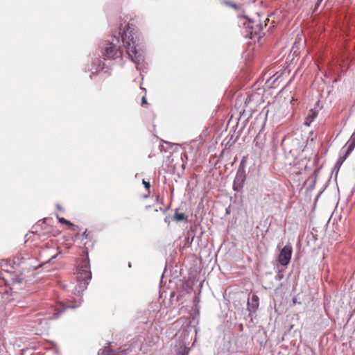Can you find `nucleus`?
<instances>
[{"mask_svg": "<svg viewBox=\"0 0 355 355\" xmlns=\"http://www.w3.org/2000/svg\"><path fill=\"white\" fill-rule=\"evenodd\" d=\"M84 253L85 254V257L78 265L76 269V277L78 284L75 286L74 294L77 295L78 298L76 299L74 297H71L70 299H67L65 302L62 304V308L60 309L55 310L53 318H58L60 314L67 309H76L79 307L83 302V299L80 295L87 289L92 277L90 270L89 252L87 248L84 250Z\"/></svg>", "mask_w": 355, "mask_h": 355, "instance_id": "f257e3e1", "label": "nucleus"}, {"mask_svg": "<svg viewBox=\"0 0 355 355\" xmlns=\"http://www.w3.org/2000/svg\"><path fill=\"white\" fill-rule=\"evenodd\" d=\"M119 35L128 58L136 64V68L139 70V64H142L145 59L144 46L139 34L128 24L126 28L122 33H119Z\"/></svg>", "mask_w": 355, "mask_h": 355, "instance_id": "f03ea898", "label": "nucleus"}, {"mask_svg": "<svg viewBox=\"0 0 355 355\" xmlns=\"http://www.w3.org/2000/svg\"><path fill=\"white\" fill-rule=\"evenodd\" d=\"M119 43V37L114 36L109 46H106L103 52V60H115L122 57L123 50L121 46L118 45Z\"/></svg>", "mask_w": 355, "mask_h": 355, "instance_id": "7ed1b4c3", "label": "nucleus"}, {"mask_svg": "<svg viewBox=\"0 0 355 355\" xmlns=\"http://www.w3.org/2000/svg\"><path fill=\"white\" fill-rule=\"evenodd\" d=\"M246 180L245 174V164L243 159L239 164L238 169L236 171V176L234 178L232 188L235 191H241L244 186Z\"/></svg>", "mask_w": 355, "mask_h": 355, "instance_id": "20e7f679", "label": "nucleus"}, {"mask_svg": "<svg viewBox=\"0 0 355 355\" xmlns=\"http://www.w3.org/2000/svg\"><path fill=\"white\" fill-rule=\"evenodd\" d=\"M100 351L101 352H98V355H129L132 352V348L130 345H124L117 350H114L112 349V343H109L107 347Z\"/></svg>", "mask_w": 355, "mask_h": 355, "instance_id": "39448f33", "label": "nucleus"}, {"mask_svg": "<svg viewBox=\"0 0 355 355\" xmlns=\"http://www.w3.org/2000/svg\"><path fill=\"white\" fill-rule=\"evenodd\" d=\"M292 252L291 245H286L283 247L278 257V261L282 266H286L290 263Z\"/></svg>", "mask_w": 355, "mask_h": 355, "instance_id": "423d86ee", "label": "nucleus"}, {"mask_svg": "<svg viewBox=\"0 0 355 355\" xmlns=\"http://www.w3.org/2000/svg\"><path fill=\"white\" fill-rule=\"evenodd\" d=\"M0 266L3 270L8 273L10 276V279L15 284H20L22 282V278L18 275L12 272V270L14 269V266L9 263L7 260H2L0 262Z\"/></svg>", "mask_w": 355, "mask_h": 355, "instance_id": "0eeeda50", "label": "nucleus"}, {"mask_svg": "<svg viewBox=\"0 0 355 355\" xmlns=\"http://www.w3.org/2000/svg\"><path fill=\"white\" fill-rule=\"evenodd\" d=\"M244 18L248 20L247 27L250 30L249 33L250 38H252L253 35H259L263 30V25L261 22L259 21L257 24H255L254 21L251 20L248 17L244 16Z\"/></svg>", "mask_w": 355, "mask_h": 355, "instance_id": "6e6552de", "label": "nucleus"}, {"mask_svg": "<svg viewBox=\"0 0 355 355\" xmlns=\"http://www.w3.org/2000/svg\"><path fill=\"white\" fill-rule=\"evenodd\" d=\"M104 69H105V72L107 71V67L105 66V63L98 57H96L92 60L91 67H89L88 69V70L91 71V76L101 70Z\"/></svg>", "mask_w": 355, "mask_h": 355, "instance_id": "1a4fd4ad", "label": "nucleus"}, {"mask_svg": "<svg viewBox=\"0 0 355 355\" xmlns=\"http://www.w3.org/2000/svg\"><path fill=\"white\" fill-rule=\"evenodd\" d=\"M259 306V299L258 296L253 294L248 298L247 303V310L249 311V316L252 317V313L255 312Z\"/></svg>", "mask_w": 355, "mask_h": 355, "instance_id": "9d476101", "label": "nucleus"}, {"mask_svg": "<svg viewBox=\"0 0 355 355\" xmlns=\"http://www.w3.org/2000/svg\"><path fill=\"white\" fill-rule=\"evenodd\" d=\"M352 152V151H349L348 148H346L345 150V148H343V150L342 148L340 153V156L335 164V168H339Z\"/></svg>", "mask_w": 355, "mask_h": 355, "instance_id": "9b49d317", "label": "nucleus"}, {"mask_svg": "<svg viewBox=\"0 0 355 355\" xmlns=\"http://www.w3.org/2000/svg\"><path fill=\"white\" fill-rule=\"evenodd\" d=\"M33 324H31V327L37 329V325H42L43 323H46V318H43L40 317V314L39 313L37 318L32 321Z\"/></svg>", "mask_w": 355, "mask_h": 355, "instance_id": "f8f14e48", "label": "nucleus"}, {"mask_svg": "<svg viewBox=\"0 0 355 355\" xmlns=\"http://www.w3.org/2000/svg\"><path fill=\"white\" fill-rule=\"evenodd\" d=\"M318 116V112L315 110L311 109L308 117L306 119L305 124L309 125L310 123L313 121Z\"/></svg>", "mask_w": 355, "mask_h": 355, "instance_id": "ddd939ff", "label": "nucleus"}, {"mask_svg": "<svg viewBox=\"0 0 355 355\" xmlns=\"http://www.w3.org/2000/svg\"><path fill=\"white\" fill-rule=\"evenodd\" d=\"M173 220L178 222L187 220V216L183 213L178 212V209H176L173 216Z\"/></svg>", "mask_w": 355, "mask_h": 355, "instance_id": "4468645a", "label": "nucleus"}, {"mask_svg": "<svg viewBox=\"0 0 355 355\" xmlns=\"http://www.w3.org/2000/svg\"><path fill=\"white\" fill-rule=\"evenodd\" d=\"M222 3L226 6L232 8L235 10H241L242 8V5H237L229 0H223Z\"/></svg>", "mask_w": 355, "mask_h": 355, "instance_id": "2eb2a0df", "label": "nucleus"}, {"mask_svg": "<svg viewBox=\"0 0 355 355\" xmlns=\"http://www.w3.org/2000/svg\"><path fill=\"white\" fill-rule=\"evenodd\" d=\"M57 218H58V220H59V222H60L61 223L65 224L70 227H73L74 228V230L78 229V226L75 225L73 223H72L69 220L65 219L64 218H61V217H59L58 216H57Z\"/></svg>", "mask_w": 355, "mask_h": 355, "instance_id": "dca6fc26", "label": "nucleus"}, {"mask_svg": "<svg viewBox=\"0 0 355 355\" xmlns=\"http://www.w3.org/2000/svg\"><path fill=\"white\" fill-rule=\"evenodd\" d=\"M177 355H188V352L186 348H181L178 350Z\"/></svg>", "mask_w": 355, "mask_h": 355, "instance_id": "f3484780", "label": "nucleus"}, {"mask_svg": "<svg viewBox=\"0 0 355 355\" xmlns=\"http://www.w3.org/2000/svg\"><path fill=\"white\" fill-rule=\"evenodd\" d=\"M142 183L144 186V187L146 189H149L150 187V184L149 182H146L144 179H143L142 180Z\"/></svg>", "mask_w": 355, "mask_h": 355, "instance_id": "a211bd4d", "label": "nucleus"}, {"mask_svg": "<svg viewBox=\"0 0 355 355\" xmlns=\"http://www.w3.org/2000/svg\"><path fill=\"white\" fill-rule=\"evenodd\" d=\"M322 1L323 0H317V1L315 3L314 11L316 10L319 8V6H320Z\"/></svg>", "mask_w": 355, "mask_h": 355, "instance_id": "6ab92c4d", "label": "nucleus"}, {"mask_svg": "<svg viewBox=\"0 0 355 355\" xmlns=\"http://www.w3.org/2000/svg\"><path fill=\"white\" fill-rule=\"evenodd\" d=\"M87 238V230H86L83 235H82V240L86 239Z\"/></svg>", "mask_w": 355, "mask_h": 355, "instance_id": "aec40b11", "label": "nucleus"}, {"mask_svg": "<svg viewBox=\"0 0 355 355\" xmlns=\"http://www.w3.org/2000/svg\"><path fill=\"white\" fill-rule=\"evenodd\" d=\"M292 302H293V304H300V302L297 301V297H294L292 300Z\"/></svg>", "mask_w": 355, "mask_h": 355, "instance_id": "412c9836", "label": "nucleus"}, {"mask_svg": "<svg viewBox=\"0 0 355 355\" xmlns=\"http://www.w3.org/2000/svg\"><path fill=\"white\" fill-rule=\"evenodd\" d=\"M141 103L142 104H146L147 103V101H146V98L145 96H143L142 98H141Z\"/></svg>", "mask_w": 355, "mask_h": 355, "instance_id": "4be33fe9", "label": "nucleus"}, {"mask_svg": "<svg viewBox=\"0 0 355 355\" xmlns=\"http://www.w3.org/2000/svg\"><path fill=\"white\" fill-rule=\"evenodd\" d=\"M56 207H57V209H58V210H60V211H64V210H63V209H62V207H61V205H59V204H57V205H56Z\"/></svg>", "mask_w": 355, "mask_h": 355, "instance_id": "5701e85b", "label": "nucleus"}, {"mask_svg": "<svg viewBox=\"0 0 355 355\" xmlns=\"http://www.w3.org/2000/svg\"><path fill=\"white\" fill-rule=\"evenodd\" d=\"M46 220H47L46 218H44V219H43V221L42 222L41 225H42V229H44V227H43V225H44V224H45V223H46Z\"/></svg>", "mask_w": 355, "mask_h": 355, "instance_id": "b1692460", "label": "nucleus"}, {"mask_svg": "<svg viewBox=\"0 0 355 355\" xmlns=\"http://www.w3.org/2000/svg\"><path fill=\"white\" fill-rule=\"evenodd\" d=\"M250 101V98H249V97L246 98V99L245 101V104L248 103V101Z\"/></svg>", "mask_w": 355, "mask_h": 355, "instance_id": "393cba45", "label": "nucleus"}, {"mask_svg": "<svg viewBox=\"0 0 355 355\" xmlns=\"http://www.w3.org/2000/svg\"><path fill=\"white\" fill-rule=\"evenodd\" d=\"M128 267H129V268H131V267H132V264H131V263H130V262H129V263H128Z\"/></svg>", "mask_w": 355, "mask_h": 355, "instance_id": "a878e982", "label": "nucleus"}, {"mask_svg": "<svg viewBox=\"0 0 355 355\" xmlns=\"http://www.w3.org/2000/svg\"><path fill=\"white\" fill-rule=\"evenodd\" d=\"M269 21V19H268V18H267V19H266V20L264 21L265 25H266V21Z\"/></svg>", "mask_w": 355, "mask_h": 355, "instance_id": "bb28decb", "label": "nucleus"}, {"mask_svg": "<svg viewBox=\"0 0 355 355\" xmlns=\"http://www.w3.org/2000/svg\"><path fill=\"white\" fill-rule=\"evenodd\" d=\"M164 221H165L166 223H167V222H168V218H167V217H166V218H165Z\"/></svg>", "mask_w": 355, "mask_h": 355, "instance_id": "cd10ccee", "label": "nucleus"}, {"mask_svg": "<svg viewBox=\"0 0 355 355\" xmlns=\"http://www.w3.org/2000/svg\"><path fill=\"white\" fill-rule=\"evenodd\" d=\"M165 144H167V145H168V146H169V145H171V144H170V143H168V142H165Z\"/></svg>", "mask_w": 355, "mask_h": 355, "instance_id": "c85d7f7f", "label": "nucleus"}]
</instances>
